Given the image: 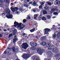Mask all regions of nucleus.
<instances>
[{
    "mask_svg": "<svg viewBox=\"0 0 60 60\" xmlns=\"http://www.w3.org/2000/svg\"><path fill=\"white\" fill-rule=\"evenodd\" d=\"M6 53H7V52H6V51H5L4 52V54H6Z\"/></svg>",
    "mask_w": 60,
    "mask_h": 60,
    "instance_id": "nucleus-49",
    "label": "nucleus"
},
{
    "mask_svg": "<svg viewBox=\"0 0 60 60\" xmlns=\"http://www.w3.org/2000/svg\"><path fill=\"white\" fill-rule=\"evenodd\" d=\"M4 32H6L7 31V30H6L5 29H4Z\"/></svg>",
    "mask_w": 60,
    "mask_h": 60,
    "instance_id": "nucleus-53",
    "label": "nucleus"
},
{
    "mask_svg": "<svg viewBox=\"0 0 60 60\" xmlns=\"http://www.w3.org/2000/svg\"><path fill=\"white\" fill-rule=\"evenodd\" d=\"M53 38H56V35L55 34V33H54V35H53Z\"/></svg>",
    "mask_w": 60,
    "mask_h": 60,
    "instance_id": "nucleus-34",
    "label": "nucleus"
},
{
    "mask_svg": "<svg viewBox=\"0 0 60 60\" xmlns=\"http://www.w3.org/2000/svg\"><path fill=\"white\" fill-rule=\"evenodd\" d=\"M24 5L26 7H28V5L27 4H25Z\"/></svg>",
    "mask_w": 60,
    "mask_h": 60,
    "instance_id": "nucleus-31",
    "label": "nucleus"
},
{
    "mask_svg": "<svg viewBox=\"0 0 60 60\" xmlns=\"http://www.w3.org/2000/svg\"><path fill=\"white\" fill-rule=\"evenodd\" d=\"M30 44L32 47H35L37 46V44L36 42H30Z\"/></svg>",
    "mask_w": 60,
    "mask_h": 60,
    "instance_id": "nucleus-7",
    "label": "nucleus"
},
{
    "mask_svg": "<svg viewBox=\"0 0 60 60\" xmlns=\"http://www.w3.org/2000/svg\"><path fill=\"white\" fill-rule=\"evenodd\" d=\"M44 30H45V34H49V33H48V32L50 31V30L49 29L47 28V29H45Z\"/></svg>",
    "mask_w": 60,
    "mask_h": 60,
    "instance_id": "nucleus-9",
    "label": "nucleus"
},
{
    "mask_svg": "<svg viewBox=\"0 0 60 60\" xmlns=\"http://www.w3.org/2000/svg\"><path fill=\"white\" fill-rule=\"evenodd\" d=\"M16 3V2H15V4Z\"/></svg>",
    "mask_w": 60,
    "mask_h": 60,
    "instance_id": "nucleus-62",
    "label": "nucleus"
},
{
    "mask_svg": "<svg viewBox=\"0 0 60 60\" xmlns=\"http://www.w3.org/2000/svg\"><path fill=\"white\" fill-rule=\"evenodd\" d=\"M8 49H11L10 48H8Z\"/></svg>",
    "mask_w": 60,
    "mask_h": 60,
    "instance_id": "nucleus-55",
    "label": "nucleus"
},
{
    "mask_svg": "<svg viewBox=\"0 0 60 60\" xmlns=\"http://www.w3.org/2000/svg\"><path fill=\"white\" fill-rule=\"evenodd\" d=\"M17 32V30L16 29H15V30L13 32V35H15V34Z\"/></svg>",
    "mask_w": 60,
    "mask_h": 60,
    "instance_id": "nucleus-16",
    "label": "nucleus"
},
{
    "mask_svg": "<svg viewBox=\"0 0 60 60\" xmlns=\"http://www.w3.org/2000/svg\"><path fill=\"white\" fill-rule=\"evenodd\" d=\"M2 4V2L1 1H0V5H1Z\"/></svg>",
    "mask_w": 60,
    "mask_h": 60,
    "instance_id": "nucleus-44",
    "label": "nucleus"
},
{
    "mask_svg": "<svg viewBox=\"0 0 60 60\" xmlns=\"http://www.w3.org/2000/svg\"><path fill=\"white\" fill-rule=\"evenodd\" d=\"M42 20H46V18L44 16H43L42 18Z\"/></svg>",
    "mask_w": 60,
    "mask_h": 60,
    "instance_id": "nucleus-18",
    "label": "nucleus"
},
{
    "mask_svg": "<svg viewBox=\"0 0 60 60\" xmlns=\"http://www.w3.org/2000/svg\"><path fill=\"white\" fill-rule=\"evenodd\" d=\"M29 0H27V2H29Z\"/></svg>",
    "mask_w": 60,
    "mask_h": 60,
    "instance_id": "nucleus-54",
    "label": "nucleus"
},
{
    "mask_svg": "<svg viewBox=\"0 0 60 60\" xmlns=\"http://www.w3.org/2000/svg\"><path fill=\"white\" fill-rule=\"evenodd\" d=\"M37 39H38V37L37 36H36L35 37Z\"/></svg>",
    "mask_w": 60,
    "mask_h": 60,
    "instance_id": "nucleus-51",
    "label": "nucleus"
},
{
    "mask_svg": "<svg viewBox=\"0 0 60 60\" xmlns=\"http://www.w3.org/2000/svg\"><path fill=\"white\" fill-rule=\"evenodd\" d=\"M16 37H17L16 36H15L14 37V38L13 39V42H15L16 41H17V40H18V39H17V38Z\"/></svg>",
    "mask_w": 60,
    "mask_h": 60,
    "instance_id": "nucleus-13",
    "label": "nucleus"
},
{
    "mask_svg": "<svg viewBox=\"0 0 60 60\" xmlns=\"http://www.w3.org/2000/svg\"><path fill=\"white\" fill-rule=\"evenodd\" d=\"M14 24L15 25H14V26L15 27H16V26H17L18 27H21V26H22L21 23H20L19 24L18 23L16 22H14Z\"/></svg>",
    "mask_w": 60,
    "mask_h": 60,
    "instance_id": "nucleus-3",
    "label": "nucleus"
},
{
    "mask_svg": "<svg viewBox=\"0 0 60 60\" xmlns=\"http://www.w3.org/2000/svg\"><path fill=\"white\" fill-rule=\"evenodd\" d=\"M41 17H42L41 15H40L38 17L39 19H41Z\"/></svg>",
    "mask_w": 60,
    "mask_h": 60,
    "instance_id": "nucleus-38",
    "label": "nucleus"
},
{
    "mask_svg": "<svg viewBox=\"0 0 60 60\" xmlns=\"http://www.w3.org/2000/svg\"><path fill=\"white\" fill-rule=\"evenodd\" d=\"M30 49L33 50H36V48H35L32 47L30 48Z\"/></svg>",
    "mask_w": 60,
    "mask_h": 60,
    "instance_id": "nucleus-20",
    "label": "nucleus"
},
{
    "mask_svg": "<svg viewBox=\"0 0 60 60\" xmlns=\"http://www.w3.org/2000/svg\"><path fill=\"white\" fill-rule=\"evenodd\" d=\"M29 9H31V7H29Z\"/></svg>",
    "mask_w": 60,
    "mask_h": 60,
    "instance_id": "nucleus-56",
    "label": "nucleus"
},
{
    "mask_svg": "<svg viewBox=\"0 0 60 60\" xmlns=\"http://www.w3.org/2000/svg\"><path fill=\"white\" fill-rule=\"evenodd\" d=\"M30 56H31L30 54H24L23 56H22V57L23 59H27L28 58V57H29Z\"/></svg>",
    "mask_w": 60,
    "mask_h": 60,
    "instance_id": "nucleus-5",
    "label": "nucleus"
},
{
    "mask_svg": "<svg viewBox=\"0 0 60 60\" xmlns=\"http://www.w3.org/2000/svg\"><path fill=\"white\" fill-rule=\"evenodd\" d=\"M19 12L18 11H16L15 12V13L17 14H19Z\"/></svg>",
    "mask_w": 60,
    "mask_h": 60,
    "instance_id": "nucleus-45",
    "label": "nucleus"
},
{
    "mask_svg": "<svg viewBox=\"0 0 60 60\" xmlns=\"http://www.w3.org/2000/svg\"><path fill=\"white\" fill-rule=\"evenodd\" d=\"M1 29H0V31H1Z\"/></svg>",
    "mask_w": 60,
    "mask_h": 60,
    "instance_id": "nucleus-63",
    "label": "nucleus"
},
{
    "mask_svg": "<svg viewBox=\"0 0 60 60\" xmlns=\"http://www.w3.org/2000/svg\"><path fill=\"white\" fill-rule=\"evenodd\" d=\"M57 51V48H54V49H53L52 51L53 52H56V51Z\"/></svg>",
    "mask_w": 60,
    "mask_h": 60,
    "instance_id": "nucleus-14",
    "label": "nucleus"
},
{
    "mask_svg": "<svg viewBox=\"0 0 60 60\" xmlns=\"http://www.w3.org/2000/svg\"><path fill=\"white\" fill-rule=\"evenodd\" d=\"M37 51L39 54H41V55L42 54V52H41V50L40 48H38L37 49Z\"/></svg>",
    "mask_w": 60,
    "mask_h": 60,
    "instance_id": "nucleus-10",
    "label": "nucleus"
},
{
    "mask_svg": "<svg viewBox=\"0 0 60 60\" xmlns=\"http://www.w3.org/2000/svg\"><path fill=\"white\" fill-rule=\"evenodd\" d=\"M34 19H35L37 17H38V15L37 14H35L34 15Z\"/></svg>",
    "mask_w": 60,
    "mask_h": 60,
    "instance_id": "nucleus-23",
    "label": "nucleus"
},
{
    "mask_svg": "<svg viewBox=\"0 0 60 60\" xmlns=\"http://www.w3.org/2000/svg\"><path fill=\"white\" fill-rule=\"evenodd\" d=\"M15 47H13L12 48V49L13 51V52H17L18 51H19V49L17 48H16L15 49Z\"/></svg>",
    "mask_w": 60,
    "mask_h": 60,
    "instance_id": "nucleus-8",
    "label": "nucleus"
},
{
    "mask_svg": "<svg viewBox=\"0 0 60 60\" xmlns=\"http://www.w3.org/2000/svg\"><path fill=\"white\" fill-rule=\"evenodd\" d=\"M11 4L12 5H13V4L12 3H11Z\"/></svg>",
    "mask_w": 60,
    "mask_h": 60,
    "instance_id": "nucleus-58",
    "label": "nucleus"
},
{
    "mask_svg": "<svg viewBox=\"0 0 60 60\" xmlns=\"http://www.w3.org/2000/svg\"><path fill=\"white\" fill-rule=\"evenodd\" d=\"M42 5H41L40 6H39V9H41L42 8Z\"/></svg>",
    "mask_w": 60,
    "mask_h": 60,
    "instance_id": "nucleus-41",
    "label": "nucleus"
},
{
    "mask_svg": "<svg viewBox=\"0 0 60 60\" xmlns=\"http://www.w3.org/2000/svg\"><path fill=\"white\" fill-rule=\"evenodd\" d=\"M58 60H60V58H59Z\"/></svg>",
    "mask_w": 60,
    "mask_h": 60,
    "instance_id": "nucleus-61",
    "label": "nucleus"
},
{
    "mask_svg": "<svg viewBox=\"0 0 60 60\" xmlns=\"http://www.w3.org/2000/svg\"><path fill=\"white\" fill-rule=\"evenodd\" d=\"M41 44L42 45H43V46H44L46 44V43L45 42H43L41 43Z\"/></svg>",
    "mask_w": 60,
    "mask_h": 60,
    "instance_id": "nucleus-19",
    "label": "nucleus"
},
{
    "mask_svg": "<svg viewBox=\"0 0 60 60\" xmlns=\"http://www.w3.org/2000/svg\"><path fill=\"white\" fill-rule=\"evenodd\" d=\"M56 4H60V2L58 1V2H57Z\"/></svg>",
    "mask_w": 60,
    "mask_h": 60,
    "instance_id": "nucleus-43",
    "label": "nucleus"
},
{
    "mask_svg": "<svg viewBox=\"0 0 60 60\" xmlns=\"http://www.w3.org/2000/svg\"><path fill=\"white\" fill-rule=\"evenodd\" d=\"M47 54L50 56H51V55H52V52H51L50 51H49L47 53Z\"/></svg>",
    "mask_w": 60,
    "mask_h": 60,
    "instance_id": "nucleus-15",
    "label": "nucleus"
},
{
    "mask_svg": "<svg viewBox=\"0 0 60 60\" xmlns=\"http://www.w3.org/2000/svg\"><path fill=\"white\" fill-rule=\"evenodd\" d=\"M10 9L13 12H14V11H17V10H19V8L17 7H15L14 8L11 7V8Z\"/></svg>",
    "mask_w": 60,
    "mask_h": 60,
    "instance_id": "nucleus-6",
    "label": "nucleus"
},
{
    "mask_svg": "<svg viewBox=\"0 0 60 60\" xmlns=\"http://www.w3.org/2000/svg\"><path fill=\"white\" fill-rule=\"evenodd\" d=\"M5 14L4 13H2V15H5Z\"/></svg>",
    "mask_w": 60,
    "mask_h": 60,
    "instance_id": "nucleus-50",
    "label": "nucleus"
},
{
    "mask_svg": "<svg viewBox=\"0 0 60 60\" xmlns=\"http://www.w3.org/2000/svg\"><path fill=\"white\" fill-rule=\"evenodd\" d=\"M32 10L34 12H35L36 11H38V9L36 8L35 9H33Z\"/></svg>",
    "mask_w": 60,
    "mask_h": 60,
    "instance_id": "nucleus-25",
    "label": "nucleus"
},
{
    "mask_svg": "<svg viewBox=\"0 0 60 60\" xmlns=\"http://www.w3.org/2000/svg\"><path fill=\"white\" fill-rule=\"evenodd\" d=\"M34 31H35V29L34 28L33 29L30 30V31L32 33V32H34Z\"/></svg>",
    "mask_w": 60,
    "mask_h": 60,
    "instance_id": "nucleus-22",
    "label": "nucleus"
},
{
    "mask_svg": "<svg viewBox=\"0 0 60 60\" xmlns=\"http://www.w3.org/2000/svg\"><path fill=\"white\" fill-rule=\"evenodd\" d=\"M11 54V52H9L8 53V55H10Z\"/></svg>",
    "mask_w": 60,
    "mask_h": 60,
    "instance_id": "nucleus-37",
    "label": "nucleus"
},
{
    "mask_svg": "<svg viewBox=\"0 0 60 60\" xmlns=\"http://www.w3.org/2000/svg\"><path fill=\"white\" fill-rule=\"evenodd\" d=\"M12 34H10L9 35V38H10V37H11V36H12Z\"/></svg>",
    "mask_w": 60,
    "mask_h": 60,
    "instance_id": "nucleus-40",
    "label": "nucleus"
},
{
    "mask_svg": "<svg viewBox=\"0 0 60 60\" xmlns=\"http://www.w3.org/2000/svg\"><path fill=\"white\" fill-rule=\"evenodd\" d=\"M47 18L48 19H49L50 18V15H48L47 16Z\"/></svg>",
    "mask_w": 60,
    "mask_h": 60,
    "instance_id": "nucleus-32",
    "label": "nucleus"
},
{
    "mask_svg": "<svg viewBox=\"0 0 60 60\" xmlns=\"http://www.w3.org/2000/svg\"><path fill=\"white\" fill-rule=\"evenodd\" d=\"M5 0H6V1L5 2H6V3H8V1H9V0H4V1H5Z\"/></svg>",
    "mask_w": 60,
    "mask_h": 60,
    "instance_id": "nucleus-47",
    "label": "nucleus"
},
{
    "mask_svg": "<svg viewBox=\"0 0 60 60\" xmlns=\"http://www.w3.org/2000/svg\"><path fill=\"white\" fill-rule=\"evenodd\" d=\"M19 10L21 11H23V8L21 7H20L19 9Z\"/></svg>",
    "mask_w": 60,
    "mask_h": 60,
    "instance_id": "nucleus-36",
    "label": "nucleus"
},
{
    "mask_svg": "<svg viewBox=\"0 0 60 60\" xmlns=\"http://www.w3.org/2000/svg\"><path fill=\"white\" fill-rule=\"evenodd\" d=\"M31 35H34V34H31Z\"/></svg>",
    "mask_w": 60,
    "mask_h": 60,
    "instance_id": "nucleus-60",
    "label": "nucleus"
},
{
    "mask_svg": "<svg viewBox=\"0 0 60 60\" xmlns=\"http://www.w3.org/2000/svg\"><path fill=\"white\" fill-rule=\"evenodd\" d=\"M23 21L24 23H25V22H26V21L25 19H24L23 20Z\"/></svg>",
    "mask_w": 60,
    "mask_h": 60,
    "instance_id": "nucleus-39",
    "label": "nucleus"
},
{
    "mask_svg": "<svg viewBox=\"0 0 60 60\" xmlns=\"http://www.w3.org/2000/svg\"><path fill=\"white\" fill-rule=\"evenodd\" d=\"M33 3V2H30L29 3V4H32Z\"/></svg>",
    "mask_w": 60,
    "mask_h": 60,
    "instance_id": "nucleus-46",
    "label": "nucleus"
},
{
    "mask_svg": "<svg viewBox=\"0 0 60 60\" xmlns=\"http://www.w3.org/2000/svg\"><path fill=\"white\" fill-rule=\"evenodd\" d=\"M54 15H57L58 14V13H57L56 12H54L53 13Z\"/></svg>",
    "mask_w": 60,
    "mask_h": 60,
    "instance_id": "nucleus-35",
    "label": "nucleus"
},
{
    "mask_svg": "<svg viewBox=\"0 0 60 60\" xmlns=\"http://www.w3.org/2000/svg\"><path fill=\"white\" fill-rule=\"evenodd\" d=\"M21 24H22V26H21V27H18V28H19V27H20V29H23V27H22V26H23V24H22V23H21Z\"/></svg>",
    "mask_w": 60,
    "mask_h": 60,
    "instance_id": "nucleus-29",
    "label": "nucleus"
},
{
    "mask_svg": "<svg viewBox=\"0 0 60 60\" xmlns=\"http://www.w3.org/2000/svg\"><path fill=\"white\" fill-rule=\"evenodd\" d=\"M57 36L58 37H59L60 36V32L58 33Z\"/></svg>",
    "mask_w": 60,
    "mask_h": 60,
    "instance_id": "nucleus-24",
    "label": "nucleus"
},
{
    "mask_svg": "<svg viewBox=\"0 0 60 60\" xmlns=\"http://www.w3.org/2000/svg\"><path fill=\"white\" fill-rule=\"evenodd\" d=\"M43 13V14H47V11H44Z\"/></svg>",
    "mask_w": 60,
    "mask_h": 60,
    "instance_id": "nucleus-28",
    "label": "nucleus"
},
{
    "mask_svg": "<svg viewBox=\"0 0 60 60\" xmlns=\"http://www.w3.org/2000/svg\"><path fill=\"white\" fill-rule=\"evenodd\" d=\"M55 10L56 11H57L58 10V9L56 8H55V9H52L50 12L51 13H53V12H54Z\"/></svg>",
    "mask_w": 60,
    "mask_h": 60,
    "instance_id": "nucleus-11",
    "label": "nucleus"
},
{
    "mask_svg": "<svg viewBox=\"0 0 60 60\" xmlns=\"http://www.w3.org/2000/svg\"><path fill=\"white\" fill-rule=\"evenodd\" d=\"M25 38H26V37H27V36H25Z\"/></svg>",
    "mask_w": 60,
    "mask_h": 60,
    "instance_id": "nucleus-59",
    "label": "nucleus"
},
{
    "mask_svg": "<svg viewBox=\"0 0 60 60\" xmlns=\"http://www.w3.org/2000/svg\"><path fill=\"white\" fill-rule=\"evenodd\" d=\"M44 9H48V7H47L46 6H45L44 7Z\"/></svg>",
    "mask_w": 60,
    "mask_h": 60,
    "instance_id": "nucleus-42",
    "label": "nucleus"
},
{
    "mask_svg": "<svg viewBox=\"0 0 60 60\" xmlns=\"http://www.w3.org/2000/svg\"><path fill=\"white\" fill-rule=\"evenodd\" d=\"M25 34H25L24 33H23L22 34V35L23 36H24Z\"/></svg>",
    "mask_w": 60,
    "mask_h": 60,
    "instance_id": "nucleus-48",
    "label": "nucleus"
},
{
    "mask_svg": "<svg viewBox=\"0 0 60 60\" xmlns=\"http://www.w3.org/2000/svg\"><path fill=\"white\" fill-rule=\"evenodd\" d=\"M45 37H42L40 39H41V40H44V39H45Z\"/></svg>",
    "mask_w": 60,
    "mask_h": 60,
    "instance_id": "nucleus-30",
    "label": "nucleus"
},
{
    "mask_svg": "<svg viewBox=\"0 0 60 60\" xmlns=\"http://www.w3.org/2000/svg\"><path fill=\"white\" fill-rule=\"evenodd\" d=\"M5 11L7 15L6 17L8 19H11L12 18V15L10 14V10L8 9H5Z\"/></svg>",
    "mask_w": 60,
    "mask_h": 60,
    "instance_id": "nucleus-1",
    "label": "nucleus"
},
{
    "mask_svg": "<svg viewBox=\"0 0 60 60\" xmlns=\"http://www.w3.org/2000/svg\"><path fill=\"white\" fill-rule=\"evenodd\" d=\"M60 56V54H57L55 56V57H58V56Z\"/></svg>",
    "mask_w": 60,
    "mask_h": 60,
    "instance_id": "nucleus-26",
    "label": "nucleus"
},
{
    "mask_svg": "<svg viewBox=\"0 0 60 60\" xmlns=\"http://www.w3.org/2000/svg\"><path fill=\"white\" fill-rule=\"evenodd\" d=\"M27 19L28 20H29V19H30V17H29V16H27Z\"/></svg>",
    "mask_w": 60,
    "mask_h": 60,
    "instance_id": "nucleus-33",
    "label": "nucleus"
},
{
    "mask_svg": "<svg viewBox=\"0 0 60 60\" xmlns=\"http://www.w3.org/2000/svg\"><path fill=\"white\" fill-rule=\"evenodd\" d=\"M21 46L22 48L24 49H26L27 48H28V45L26 43H24L22 44V45Z\"/></svg>",
    "mask_w": 60,
    "mask_h": 60,
    "instance_id": "nucleus-4",
    "label": "nucleus"
},
{
    "mask_svg": "<svg viewBox=\"0 0 60 60\" xmlns=\"http://www.w3.org/2000/svg\"><path fill=\"white\" fill-rule=\"evenodd\" d=\"M7 30H9L8 29Z\"/></svg>",
    "mask_w": 60,
    "mask_h": 60,
    "instance_id": "nucleus-64",
    "label": "nucleus"
},
{
    "mask_svg": "<svg viewBox=\"0 0 60 60\" xmlns=\"http://www.w3.org/2000/svg\"><path fill=\"white\" fill-rule=\"evenodd\" d=\"M45 45L47 48H48V49H53V48H55V46L54 45H52L51 47V45L49 43H47Z\"/></svg>",
    "mask_w": 60,
    "mask_h": 60,
    "instance_id": "nucleus-2",
    "label": "nucleus"
},
{
    "mask_svg": "<svg viewBox=\"0 0 60 60\" xmlns=\"http://www.w3.org/2000/svg\"><path fill=\"white\" fill-rule=\"evenodd\" d=\"M2 37V34H0V37Z\"/></svg>",
    "mask_w": 60,
    "mask_h": 60,
    "instance_id": "nucleus-52",
    "label": "nucleus"
},
{
    "mask_svg": "<svg viewBox=\"0 0 60 60\" xmlns=\"http://www.w3.org/2000/svg\"><path fill=\"white\" fill-rule=\"evenodd\" d=\"M33 5V6H36V2H35V1H34L32 4Z\"/></svg>",
    "mask_w": 60,
    "mask_h": 60,
    "instance_id": "nucleus-21",
    "label": "nucleus"
},
{
    "mask_svg": "<svg viewBox=\"0 0 60 60\" xmlns=\"http://www.w3.org/2000/svg\"><path fill=\"white\" fill-rule=\"evenodd\" d=\"M47 4L49 5H51L52 4H53V3L49 2H47Z\"/></svg>",
    "mask_w": 60,
    "mask_h": 60,
    "instance_id": "nucleus-17",
    "label": "nucleus"
},
{
    "mask_svg": "<svg viewBox=\"0 0 60 60\" xmlns=\"http://www.w3.org/2000/svg\"><path fill=\"white\" fill-rule=\"evenodd\" d=\"M36 58V56H33L32 58V59H33V60H41L39 58L37 59H35V58Z\"/></svg>",
    "mask_w": 60,
    "mask_h": 60,
    "instance_id": "nucleus-12",
    "label": "nucleus"
},
{
    "mask_svg": "<svg viewBox=\"0 0 60 60\" xmlns=\"http://www.w3.org/2000/svg\"><path fill=\"white\" fill-rule=\"evenodd\" d=\"M40 3L41 4V5H43L44 4V2H41Z\"/></svg>",
    "mask_w": 60,
    "mask_h": 60,
    "instance_id": "nucleus-27",
    "label": "nucleus"
},
{
    "mask_svg": "<svg viewBox=\"0 0 60 60\" xmlns=\"http://www.w3.org/2000/svg\"><path fill=\"white\" fill-rule=\"evenodd\" d=\"M56 18V17L55 16H54V17H53L52 18Z\"/></svg>",
    "mask_w": 60,
    "mask_h": 60,
    "instance_id": "nucleus-57",
    "label": "nucleus"
}]
</instances>
